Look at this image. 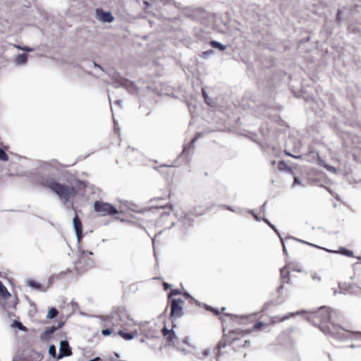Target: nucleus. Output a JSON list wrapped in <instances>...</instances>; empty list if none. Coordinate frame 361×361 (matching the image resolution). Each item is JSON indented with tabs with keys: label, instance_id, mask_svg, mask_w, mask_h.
I'll return each mask as SVG.
<instances>
[{
	"label": "nucleus",
	"instance_id": "obj_1",
	"mask_svg": "<svg viewBox=\"0 0 361 361\" xmlns=\"http://www.w3.org/2000/svg\"><path fill=\"white\" fill-rule=\"evenodd\" d=\"M334 314L335 312L330 307L322 306L313 311L295 312V318L298 321L306 320L327 336H336L340 333L341 327L332 322Z\"/></svg>",
	"mask_w": 361,
	"mask_h": 361
},
{
	"label": "nucleus",
	"instance_id": "obj_2",
	"mask_svg": "<svg viewBox=\"0 0 361 361\" xmlns=\"http://www.w3.org/2000/svg\"><path fill=\"white\" fill-rule=\"evenodd\" d=\"M41 183L42 186L56 193L61 200H67L68 198L76 195L74 188L61 184L60 182H41Z\"/></svg>",
	"mask_w": 361,
	"mask_h": 361
},
{
	"label": "nucleus",
	"instance_id": "obj_3",
	"mask_svg": "<svg viewBox=\"0 0 361 361\" xmlns=\"http://www.w3.org/2000/svg\"><path fill=\"white\" fill-rule=\"evenodd\" d=\"M94 210L102 216H114L119 212L111 204L97 200L94 202Z\"/></svg>",
	"mask_w": 361,
	"mask_h": 361
},
{
	"label": "nucleus",
	"instance_id": "obj_4",
	"mask_svg": "<svg viewBox=\"0 0 361 361\" xmlns=\"http://www.w3.org/2000/svg\"><path fill=\"white\" fill-rule=\"evenodd\" d=\"M85 254V252L82 251L78 260L75 264V268L78 272L84 271L86 269L93 266V260L90 258H87Z\"/></svg>",
	"mask_w": 361,
	"mask_h": 361
},
{
	"label": "nucleus",
	"instance_id": "obj_5",
	"mask_svg": "<svg viewBox=\"0 0 361 361\" xmlns=\"http://www.w3.org/2000/svg\"><path fill=\"white\" fill-rule=\"evenodd\" d=\"M184 302L181 298H173L171 300V317L180 318L183 314V307Z\"/></svg>",
	"mask_w": 361,
	"mask_h": 361
},
{
	"label": "nucleus",
	"instance_id": "obj_6",
	"mask_svg": "<svg viewBox=\"0 0 361 361\" xmlns=\"http://www.w3.org/2000/svg\"><path fill=\"white\" fill-rule=\"evenodd\" d=\"M72 354L71 348L66 340L60 342L59 352L57 355V359L60 360L64 357L71 356Z\"/></svg>",
	"mask_w": 361,
	"mask_h": 361
},
{
	"label": "nucleus",
	"instance_id": "obj_7",
	"mask_svg": "<svg viewBox=\"0 0 361 361\" xmlns=\"http://www.w3.org/2000/svg\"><path fill=\"white\" fill-rule=\"evenodd\" d=\"M73 226L78 242L82 238V226L80 218L77 214L73 219Z\"/></svg>",
	"mask_w": 361,
	"mask_h": 361
},
{
	"label": "nucleus",
	"instance_id": "obj_8",
	"mask_svg": "<svg viewBox=\"0 0 361 361\" xmlns=\"http://www.w3.org/2000/svg\"><path fill=\"white\" fill-rule=\"evenodd\" d=\"M96 16L99 20L104 23H111L114 19L110 12H105L102 8L96 10Z\"/></svg>",
	"mask_w": 361,
	"mask_h": 361
},
{
	"label": "nucleus",
	"instance_id": "obj_9",
	"mask_svg": "<svg viewBox=\"0 0 361 361\" xmlns=\"http://www.w3.org/2000/svg\"><path fill=\"white\" fill-rule=\"evenodd\" d=\"M64 323L63 322H59L57 326H51L47 327L44 331L42 334L41 338L44 340H49L50 336L55 332L57 329L61 328Z\"/></svg>",
	"mask_w": 361,
	"mask_h": 361
},
{
	"label": "nucleus",
	"instance_id": "obj_10",
	"mask_svg": "<svg viewBox=\"0 0 361 361\" xmlns=\"http://www.w3.org/2000/svg\"><path fill=\"white\" fill-rule=\"evenodd\" d=\"M27 285L32 289L40 290L42 292L45 291V290L39 283L33 280H27Z\"/></svg>",
	"mask_w": 361,
	"mask_h": 361
},
{
	"label": "nucleus",
	"instance_id": "obj_11",
	"mask_svg": "<svg viewBox=\"0 0 361 361\" xmlns=\"http://www.w3.org/2000/svg\"><path fill=\"white\" fill-rule=\"evenodd\" d=\"M290 269L286 266L281 269V275L283 282L288 283L289 281Z\"/></svg>",
	"mask_w": 361,
	"mask_h": 361
},
{
	"label": "nucleus",
	"instance_id": "obj_12",
	"mask_svg": "<svg viewBox=\"0 0 361 361\" xmlns=\"http://www.w3.org/2000/svg\"><path fill=\"white\" fill-rule=\"evenodd\" d=\"M0 295L3 299H6L11 296L10 293L3 283L0 281Z\"/></svg>",
	"mask_w": 361,
	"mask_h": 361
},
{
	"label": "nucleus",
	"instance_id": "obj_13",
	"mask_svg": "<svg viewBox=\"0 0 361 361\" xmlns=\"http://www.w3.org/2000/svg\"><path fill=\"white\" fill-rule=\"evenodd\" d=\"M152 207H154V208H159V209H169V211L168 212H164L163 213H161V216H164V215H169L171 211L173 209V205H164V204H156V205H154V206H152Z\"/></svg>",
	"mask_w": 361,
	"mask_h": 361
},
{
	"label": "nucleus",
	"instance_id": "obj_14",
	"mask_svg": "<svg viewBox=\"0 0 361 361\" xmlns=\"http://www.w3.org/2000/svg\"><path fill=\"white\" fill-rule=\"evenodd\" d=\"M118 334L126 341H130V340L133 339V338L135 336L133 333H130V332L126 333L122 330H119L118 332Z\"/></svg>",
	"mask_w": 361,
	"mask_h": 361
},
{
	"label": "nucleus",
	"instance_id": "obj_15",
	"mask_svg": "<svg viewBox=\"0 0 361 361\" xmlns=\"http://www.w3.org/2000/svg\"><path fill=\"white\" fill-rule=\"evenodd\" d=\"M209 44L212 47L219 49L221 51H224L226 49V46H224L222 44H221V43H219V42H218L216 41H214V40L210 41Z\"/></svg>",
	"mask_w": 361,
	"mask_h": 361
},
{
	"label": "nucleus",
	"instance_id": "obj_16",
	"mask_svg": "<svg viewBox=\"0 0 361 361\" xmlns=\"http://www.w3.org/2000/svg\"><path fill=\"white\" fill-rule=\"evenodd\" d=\"M59 314V311L55 307H51L47 315V318L48 319H54L57 317Z\"/></svg>",
	"mask_w": 361,
	"mask_h": 361
},
{
	"label": "nucleus",
	"instance_id": "obj_17",
	"mask_svg": "<svg viewBox=\"0 0 361 361\" xmlns=\"http://www.w3.org/2000/svg\"><path fill=\"white\" fill-rule=\"evenodd\" d=\"M49 354L50 355V356L51 357H57V354H56V348L54 345H51L49 348Z\"/></svg>",
	"mask_w": 361,
	"mask_h": 361
},
{
	"label": "nucleus",
	"instance_id": "obj_18",
	"mask_svg": "<svg viewBox=\"0 0 361 361\" xmlns=\"http://www.w3.org/2000/svg\"><path fill=\"white\" fill-rule=\"evenodd\" d=\"M27 55L25 54H20L17 56L16 61L20 63H25L27 61Z\"/></svg>",
	"mask_w": 361,
	"mask_h": 361
},
{
	"label": "nucleus",
	"instance_id": "obj_19",
	"mask_svg": "<svg viewBox=\"0 0 361 361\" xmlns=\"http://www.w3.org/2000/svg\"><path fill=\"white\" fill-rule=\"evenodd\" d=\"M278 168L280 171H290V169L288 166L285 161H281L278 164Z\"/></svg>",
	"mask_w": 361,
	"mask_h": 361
},
{
	"label": "nucleus",
	"instance_id": "obj_20",
	"mask_svg": "<svg viewBox=\"0 0 361 361\" xmlns=\"http://www.w3.org/2000/svg\"><path fill=\"white\" fill-rule=\"evenodd\" d=\"M0 161H8V154L1 148H0Z\"/></svg>",
	"mask_w": 361,
	"mask_h": 361
},
{
	"label": "nucleus",
	"instance_id": "obj_21",
	"mask_svg": "<svg viewBox=\"0 0 361 361\" xmlns=\"http://www.w3.org/2000/svg\"><path fill=\"white\" fill-rule=\"evenodd\" d=\"M166 338L169 341H173L176 338V334L175 331L173 329H171V331L170 332V334L167 335Z\"/></svg>",
	"mask_w": 361,
	"mask_h": 361
},
{
	"label": "nucleus",
	"instance_id": "obj_22",
	"mask_svg": "<svg viewBox=\"0 0 361 361\" xmlns=\"http://www.w3.org/2000/svg\"><path fill=\"white\" fill-rule=\"evenodd\" d=\"M181 294V292L180 290L178 289H172L171 290V292L169 293V297H172L173 295H180Z\"/></svg>",
	"mask_w": 361,
	"mask_h": 361
},
{
	"label": "nucleus",
	"instance_id": "obj_23",
	"mask_svg": "<svg viewBox=\"0 0 361 361\" xmlns=\"http://www.w3.org/2000/svg\"><path fill=\"white\" fill-rule=\"evenodd\" d=\"M224 347H226V343H223L222 342H220L218 344V345L216 347V349H217V354H216V355H217V357L220 356V355H221V352H220L221 348H224Z\"/></svg>",
	"mask_w": 361,
	"mask_h": 361
},
{
	"label": "nucleus",
	"instance_id": "obj_24",
	"mask_svg": "<svg viewBox=\"0 0 361 361\" xmlns=\"http://www.w3.org/2000/svg\"><path fill=\"white\" fill-rule=\"evenodd\" d=\"M15 326L20 330H23L25 329V326L23 325V324L17 320L14 321Z\"/></svg>",
	"mask_w": 361,
	"mask_h": 361
},
{
	"label": "nucleus",
	"instance_id": "obj_25",
	"mask_svg": "<svg viewBox=\"0 0 361 361\" xmlns=\"http://www.w3.org/2000/svg\"><path fill=\"white\" fill-rule=\"evenodd\" d=\"M111 329L109 328L102 330V334L106 336H110L111 334Z\"/></svg>",
	"mask_w": 361,
	"mask_h": 361
},
{
	"label": "nucleus",
	"instance_id": "obj_26",
	"mask_svg": "<svg viewBox=\"0 0 361 361\" xmlns=\"http://www.w3.org/2000/svg\"><path fill=\"white\" fill-rule=\"evenodd\" d=\"M113 317L111 315H104L101 316V319L104 322H110L111 321Z\"/></svg>",
	"mask_w": 361,
	"mask_h": 361
},
{
	"label": "nucleus",
	"instance_id": "obj_27",
	"mask_svg": "<svg viewBox=\"0 0 361 361\" xmlns=\"http://www.w3.org/2000/svg\"><path fill=\"white\" fill-rule=\"evenodd\" d=\"M281 245L283 247V253L286 255H288V252H287L286 247V245H285V241H284V239L283 238H281Z\"/></svg>",
	"mask_w": 361,
	"mask_h": 361
},
{
	"label": "nucleus",
	"instance_id": "obj_28",
	"mask_svg": "<svg viewBox=\"0 0 361 361\" xmlns=\"http://www.w3.org/2000/svg\"><path fill=\"white\" fill-rule=\"evenodd\" d=\"M171 331V329H168L166 327H164L162 329H161V333L163 334L164 336H167V335L169 334H170V332Z\"/></svg>",
	"mask_w": 361,
	"mask_h": 361
},
{
	"label": "nucleus",
	"instance_id": "obj_29",
	"mask_svg": "<svg viewBox=\"0 0 361 361\" xmlns=\"http://www.w3.org/2000/svg\"><path fill=\"white\" fill-rule=\"evenodd\" d=\"M263 221L274 231L276 228V226L273 225L270 221L266 218H263Z\"/></svg>",
	"mask_w": 361,
	"mask_h": 361
},
{
	"label": "nucleus",
	"instance_id": "obj_30",
	"mask_svg": "<svg viewBox=\"0 0 361 361\" xmlns=\"http://www.w3.org/2000/svg\"><path fill=\"white\" fill-rule=\"evenodd\" d=\"M184 296L186 298H190V299H192L193 300H195V303L197 305H200V302L198 300L194 299L188 293H184Z\"/></svg>",
	"mask_w": 361,
	"mask_h": 361
},
{
	"label": "nucleus",
	"instance_id": "obj_31",
	"mask_svg": "<svg viewBox=\"0 0 361 361\" xmlns=\"http://www.w3.org/2000/svg\"><path fill=\"white\" fill-rule=\"evenodd\" d=\"M293 316V313H289L288 315L287 316H285V317H278L279 320H280L281 322H283L285 321L286 319L291 317Z\"/></svg>",
	"mask_w": 361,
	"mask_h": 361
},
{
	"label": "nucleus",
	"instance_id": "obj_32",
	"mask_svg": "<svg viewBox=\"0 0 361 361\" xmlns=\"http://www.w3.org/2000/svg\"><path fill=\"white\" fill-rule=\"evenodd\" d=\"M247 212L251 214L256 221H260L261 219L256 214L254 213L253 210H248Z\"/></svg>",
	"mask_w": 361,
	"mask_h": 361
},
{
	"label": "nucleus",
	"instance_id": "obj_33",
	"mask_svg": "<svg viewBox=\"0 0 361 361\" xmlns=\"http://www.w3.org/2000/svg\"><path fill=\"white\" fill-rule=\"evenodd\" d=\"M263 326V322H257L255 324L254 326H253V329H259V328H261L262 326Z\"/></svg>",
	"mask_w": 361,
	"mask_h": 361
},
{
	"label": "nucleus",
	"instance_id": "obj_34",
	"mask_svg": "<svg viewBox=\"0 0 361 361\" xmlns=\"http://www.w3.org/2000/svg\"><path fill=\"white\" fill-rule=\"evenodd\" d=\"M291 334V331L290 330H288L287 331H285L283 332V334H281L279 336V339H282L283 338H284L285 336H288L289 334Z\"/></svg>",
	"mask_w": 361,
	"mask_h": 361
},
{
	"label": "nucleus",
	"instance_id": "obj_35",
	"mask_svg": "<svg viewBox=\"0 0 361 361\" xmlns=\"http://www.w3.org/2000/svg\"><path fill=\"white\" fill-rule=\"evenodd\" d=\"M16 47L18 49H20V50H25V51H32L31 49L28 48V47H21L20 46H16Z\"/></svg>",
	"mask_w": 361,
	"mask_h": 361
},
{
	"label": "nucleus",
	"instance_id": "obj_36",
	"mask_svg": "<svg viewBox=\"0 0 361 361\" xmlns=\"http://www.w3.org/2000/svg\"><path fill=\"white\" fill-rule=\"evenodd\" d=\"M235 209L233 210V212H235V213H238V214H240L243 211V209L240 208V207H236V208H234Z\"/></svg>",
	"mask_w": 361,
	"mask_h": 361
},
{
	"label": "nucleus",
	"instance_id": "obj_37",
	"mask_svg": "<svg viewBox=\"0 0 361 361\" xmlns=\"http://www.w3.org/2000/svg\"><path fill=\"white\" fill-rule=\"evenodd\" d=\"M210 354V350L209 349H206L204 350L203 352V355L204 357H207Z\"/></svg>",
	"mask_w": 361,
	"mask_h": 361
},
{
	"label": "nucleus",
	"instance_id": "obj_38",
	"mask_svg": "<svg viewBox=\"0 0 361 361\" xmlns=\"http://www.w3.org/2000/svg\"><path fill=\"white\" fill-rule=\"evenodd\" d=\"M312 279H313L314 280H318V281H320V280H321V278H320V277L317 275V274H316V273H315V274H314L312 275Z\"/></svg>",
	"mask_w": 361,
	"mask_h": 361
},
{
	"label": "nucleus",
	"instance_id": "obj_39",
	"mask_svg": "<svg viewBox=\"0 0 361 361\" xmlns=\"http://www.w3.org/2000/svg\"><path fill=\"white\" fill-rule=\"evenodd\" d=\"M221 207H224V208H226L228 210L231 211V212H233V210H234V209H235L234 208H233V207H231V206H227V205H221Z\"/></svg>",
	"mask_w": 361,
	"mask_h": 361
},
{
	"label": "nucleus",
	"instance_id": "obj_40",
	"mask_svg": "<svg viewBox=\"0 0 361 361\" xmlns=\"http://www.w3.org/2000/svg\"><path fill=\"white\" fill-rule=\"evenodd\" d=\"M204 307H205V309L209 310V311H214V308L209 306V305H204Z\"/></svg>",
	"mask_w": 361,
	"mask_h": 361
},
{
	"label": "nucleus",
	"instance_id": "obj_41",
	"mask_svg": "<svg viewBox=\"0 0 361 361\" xmlns=\"http://www.w3.org/2000/svg\"><path fill=\"white\" fill-rule=\"evenodd\" d=\"M171 287V286L167 283H164V290H168L169 288Z\"/></svg>",
	"mask_w": 361,
	"mask_h": 361
},
{
	"label": "nucleus",
	"instance_id": "obj_42",
	"mask_svg": "<svg viewBox=\"0 0 361 361\" xmlns=\"http://www.w3.org/2000/svg\"><path fill=\"white\" fill-rule=\"evenodd\" d=\"M274 231L278 235V236L279 237L280 239H281V238H282L280 232L279 231V230L276 228L275 229H274Z\"/></svg>",
	"mask_w": 361,
	"mask_h": 361
},
{
	"label": "nucleus",
	"instance_id": "obj_43",
	"mask_svg": "<svg viewBox=\"0 0 361 361\" xmlns=\"http://www.w3.org/2000/svg\"><path fill=\"white\" fill-rule=\"evenodd\" d=\"M189 340H190V338L185 337V339L183 340V343L186 345H189V343H188Z\"/></svg>",
	"mask_w": 361,
	"mask_h": 361
},
{
	"label": "nucleus",
	"instance_id": "obj_44",
	"mask_svg": "<svg viewBox=\"0 0 361 361\" xmlns=\"http://www.w3.org/2000/svg\"><path fill=\"white\" fill-rule=\"evenodd\" d=\"M101 359L99 357H94L93 359L90 360L89 361H99Z\"/></svg>",
	"mask_w": 361,
	"mask_h": 361
},
{
	"label": "nucleus",
	"instance_id": "obj_45",
	"mask_svg": "<svg viewBox=\"0 0 361 361\" xmlns=\"http://www.w3.org/2000/svg\"><path fill=\"white\" fill-rule=\"evenodd\" d=\"M266 204H267V202H265L263 205L261 207V210L264 212V210H265V207H266Z\"/></svg>",
	"mask_w": 361,
	"mask_h": 361
},
{
	"label": "nucleus",
	"instance_id": "obj_46",
	"mask_svg": "<svg viewBox=\"0 0 361 361\" xmlns=\"http://www.w3.org/2000/svg\"><path fill=\"white\" fill-rule=\"evenodd\" d=\"M345 254L346 255H348V256H351L352 255V252L349 251V250H345Z\"/></svg>",
	"mask_w": 361,
	"mask_h": 361
},
{
	"label": "nucleus",
	"instance_id": "obj_47",
	"mask_svg": "<svg viewBox=\"0 0 361 361\" xmlns=\"http://www.w3.org/2000/svg\"><path fill=\"white\" fill-rule=\"evenodd\" d=\"M212 312H214L216 315H219L220 314V312L218 310L215 309V308H214V310L212 311Z\"/></svg>",
	"mask_w": 361,
	"mask_h": 361
},
{
	"label": "nucleus",
	"instance_id": "obj_48",
	"mask_svg": "<svg viewBox=\"0 0 361 361\" xmlns=\"http://www.w3.org/2000/svg\"><path fill=\"white\" fill-rule=\"evenodd\" d=\"M209 53H212V51L210 50V51H204V52L202 53V54L204 56H206V55H208V54H209Z\"/></svg>",
	"mask_w": 361,
	"mask_h": 361
},
{
	"label": "nucleus",
	"instance_id": "obj_49",
	"mask_svg": "<svg viewBox=\"0 0 361 361\" xmlns=\"http://www.w3.org/2000/svg\"><path fill=\"white\" fill-rule=\"evenodd\" d=\"M283 288V285L280 286L278 288V292H279V291H280V290H281V289H282Z\"/></svg>",
	"mask_w": 361,
	"mask_h": 361
},
{
	"label": "nucleus",
	"instance_id": "obj_50",
	"mask_svg": "<svg viewBox=\"0 0 361 361\" xmlns=\"http://www.w3.org/2000/svg\"><path fill=\"white\" fill-rule=\"evenodd\" d=\"M202 94H203V96H204V99H207V97H206V94H205V92H203V93H202Z\"/></svg>",
	"mask_w": 361,
	"mask_h": 361
},
{
	"label": "nucleus",
	"instance_id": "obj_51",
	"mask_svg": "<svg viewBox=\"0 0 361 361\" xmlns=\"http://www.w3.org/2000/svg\"><path fill=\"white\" fill-rule=\"evenodd\" d=\"M293 238L292 236H288L286 238V240H288V239H293Z\"/></svg>",
	"mask_w": 361,
	"mask_h": 361
},
{
	"label": "nucleus",
	"instance_id": "obj_52",
	"mask_svg": "<svg viewBox=\"0 0 361 361\" xmlns=\"http://www.w3.org/2000/svg\"><path fill=\"white\" fill-rule=\"evenodd\" d=\"M339 14H340V11H338V15H337V18L338 19L339 18Z\"/></svg>",
	"mask_w": 361,
	"mask_h": 361
},
{
	"label": "nucleus",
	"instance_id": "obj_53",
	"mask_svg": "<svg viewBox=\"0 0 361 361\" xmlns=\"http://www.w3.org/2000/svg\"><path fill=\"white\" fill-rule=\"evenodd\" d=\"M225 310H226V307H224L221 308V311H224Z\"/></svg>",
	"mask_w": 361,
	"mask_h": 361
},
{
	"label": "nucleus",
	"instance_id": "obj_54",
	"mask_svg": "<svg viewBox=\"0 0 361 361\" xmlns=\"http://www.w3.org/2000/svg\"><path fill=\"white\" fill-rule=\"evenodd\" d=\"M88 254L89 255H92V252H88Z\"/></svg>",
	"mask_w": 361,
	"mask_h": 361
},
{
	"label": "nucleus",
	"instance_id": "obj_55",
	"mask_svg": "<svg viewBox=\"0 0 361 361\" xmlns=\"http://www.w3.org/2000/svg\"><path fill=\"white\" fill-rule=\"evenodd\" d=\"M295 180H299L298 178L295 177Z\"/></svg>",
	"mask_w": 361,
	"mask_h": 361
},
{
	"label": "nucleus",
	"instance_id": "obj_56",
	"mask_svg": "<svg viewBox=\"0 0 361 361\" xmlns=\"http://www.w3.org/2000/svg\"><path fill=\"white\" fill-rule=\"evenodd\" d=\"M296 183H300V182L295 181V185Z\"/></svg>",
	"mask_w": 361,
	"mask_h": 361
},
{
	"label": "nucleus",
	"instance_id": "obj_57",
	"mask_svg": "<svg viewBox=\"0 0 361 361\" xmlns=\"http://www.w3.org/2000/svg\"><path fill=\"white\" fill-rule=\"evenodd\" d=\"M241 317L242 318H246L247 317L246 316H242Z\"/></svg>",
	"mask_w": 361,
	"mask_h": 361
}]
</instances>
